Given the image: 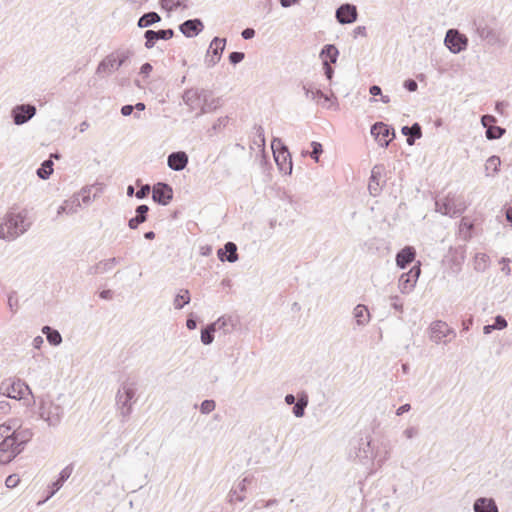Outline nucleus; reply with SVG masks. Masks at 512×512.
I'll list each match as a JSON object with an SVG mask.
<instances>
[{
  "label": "nucleus",
  "mask_w": 512,
  "mask_h": 512,
  "mask_svg": "<svg viewBox=\"0 0 512 512\" xmlns=\"http://www.w3.org/2000/svg\"><path fill=\"white\" fill-rule=\"evenodd\" d=\"M161 21V17L157 12L151 11L143 14L137 21V26L139 28H146L155 23Z\"/></svg>",
  "instance_id": "37"
},
{
  "label": "nucleus",
  "mask_w": 512,
  "mask_h": 512,
  "mask_svg": "<svg viewBox=\"0 0 512 512\" xmlns=\"http://www.w3.org/2000/svg\"><path fill=\"white\" fill-rule=\"evenodd\" d=\"M191 300L189 290L181 289L173 300V306L175 309L180 310Z\"/></svg>",
  "instance_id": "40"
},
{
  "label": "nucleus",
  "mask_w": 512,
  "mask_h": 512,
  "mask_svg": "<svg viewBox=\"0 0 512 512\" xmlns=\"http://www.w3.org/2000/svg\"><path fill=\"white\" fill-rule=\"evenodd\" d=\"M473 25L475 27L476 33L481 39L487 40L489 43L495 42V32L484 22V20H475Z\"/></svg>",
  "instance_id": "26"
},
{
  "label": "nucleus",
  "mask_w": 512,
  "mask_h": 512,
  "mask_svg": "<svg viewBox=\"0 0 512 512\" xmlns=\"http://www.w3.org/2000/svg\"><path fill=\"white\" fill-rule=\"evenodd\" d=\"M216 407V403L212 399H206L200 404V412L202 414L211 413Z\"/></svg>",
  "instance_id": "51"
},
{
  "label": "nucleus",
  "mask_w": 512,
  "mask_h": 512,
  "mask_svg": "<svg viewBox=\"0 0 512 512\" xmlns=\"http://www.w3.org/2000/svg\"><path fill=\"white\" fill-rule=\"evenodd\" d=\"M36 107L33 104H19L12 108L11 117L15 125H23L36 115Z\"/></svg>",
  "instance_id": "10"
},
{
  "label": "nucleus",
  "mask_w": 512,
  "mask_h": 512,
  "mask_svg": "<svg viewBox=\"0 0 512 512\" xmlns=\"http://www.w3.org/2000/svg\"><path fill=\"white\" fill-rule=\"evenodd\" d=\"M215 329L211 324L206 325L201 329V342L204 345H210L214 340Z\"/></svg>",
  "instance_id": "43"
},
{
  "label": "nucleus",
  "mask_w": 512,
  "mask_h": 512,
  "mask_svg": "<svg viewBox=\"0 0 512 512\" xmlns=\"http://www.w3.org/2000/svg\"><path fill=\"white\" fill-rule=\"evenodd\" d=\"M73 470H74V464L70 463L69 465H67L60 471L58 479L56 481H54L51 485L52 490H51L50 494L48 495L47 499L52 497L63 486L65 481H67L70 478V476L72 475Z\"/></svg>",
  "instance_id": "25"
},
{
  "label": "nucleus",
  "mask_w": 512,
  "mask_h": 512,
  "mask_svg": "<svg viewBox=\"0 0 512 512\" xmlns=\"http://www.w3.org/2000/svg\"><path fill=\"white\" fill-rule=\"evenodd\" d=\"M135 212L136 216L128 221V226L130 229H137L140 224L147 220L149 207L146 204H141L136 207Z\"/></svg>",
  "instance_id": "31"
},
{
  "label": "nucleus",
  "mask_w": 512,
  "mask_h": 512,
  "mask_svg": "<svg viewBox=\"0 0 512 512\" xmlns=\"http://www.w3.org/2000/svg\"><path fill=\"white\" fill-rule=\"evenodd\" d=\"M429 337L436 344L447 343L456 337V332L446 322L436 320L430 324Z\"/></svg>",
  "instance_id": "5"
},
{
  "label": "nucleus",
  "mask_w": 512,
  "mask_h": 512,
  "mask_svg": "<svg viewBox=\"0 0 512 512\" xmlns=\"http://www.w3.org/2000/svg\"><path fill=\"white\" fill-rule=\"evenodd\" d=\"M225 46L226 38H213L205 58V64L207 65V67H213L220 61Z\"/></svg>",
  "instance_id": "12"
},
{
  "label": "nucleus",
  "mask_w": 512,
  "mask_h": 512,
  "mask_svg": "<svg viewBox=\"0 0 512 512\" xmlns=\"http://www.w3.org/2000/svg\"><path fill=\"white\" fill-rule=\"evenodd\" d=\"M302 89L307 99H311L325 108L330 107V105H327L326 103L330 102L332 97L336 99L333 94L330 97L324 94L320 89L313 88L310 84H303Z\"/></svg>",
  "instance_id": "19"
},
{
  "label": "nucleus",
  "mask_w": 512,
  "mask_h": 512,
  "mask_svg": "<svg viewBox=\"0 0 512 512\" xmlns=\"http://www.w3.org/2000/svg\"><path fill=\"white\" fill-rule=\"evenodd\" d=\"M229 319L225 317L218 318L215 322L211 323L215 331H223L224 334L230 333L231 329L228 328Z\"/></svg>",
  "instance_id": "45"
},
{
  "label": "nucleus",
  "mask_w": 512,
  "mask_h": 512,
  "mask_svg": "<svg viewBox=\"0 0 512 512\" xmlns=\"http://www.w3.org/2000/svg\"><path fill=\"white\" fill-rule=\"evenodd\" d=\"M173 198V189L172 187L164 182H158L153 186L152 190V199L163 206H166L170 203Z\"/></svg>",
  "instance_id": "13"
},
{
  "label": "nucleus",
  "mask_w": 512,
  "mask_h": 512,
  "mask_svg": "<svg viewBox=\"0 0 512 512\" xmlns=\"http://www.w3.org/2000/svg\"><path fill=\"white\" fill-rule=\"evenodd\" d=\"M14 422L0 425V438L6 439V436H13Z\"/></svg>",
  "instance_id": "52"
},
{
  "label": "nucleus",
  "mask_w": 512,
  "mask_h": 512,
  "mask_svg": "<svg viewBox=\"0 0 512 512\" xmlns=\"http://www.w3.org/2000/svg\"><path fill=\"white\" fill-rule=\"evenodd\" d=\"M17 304H18V299H17V298H15L14 293L10 294V295L8 296V306H9L10 310H11L13 313H14V312H16V308H14V307H16V306H17Z\"/></svg>",
  "instance_id": "62"
},
{
  "label": "nucleus",
  "mask_w": 512,
  "mask_h": 512,
  "mask_svg": "<svg viewBox=\"0 0 512 512\" xmlns=\"http://www.w3.org/2000/svg\"><path fill=\"white\" fill-rule=\"evenodd\" d=\"M19 477L16 474L9 475L5 480L7 488H15L19 484Z\"/></svg>",
  "instance_id": "56"
},
{
  "label": "nucleus",
  "mask_w": 512,
  "mask_h": 512,
  "mask_svg": "<svg viewBox=\"0 0 512 512\" xmlns=\"http://www.w3.org/2000/svg\"><path fill=\"white\" fill-rule=\"evenodd\" d=\"M418 434H419V429L417 427H414V426L407 427L403 431V435L407 439H412V438L416 437Z\"/></svg>",
  "instance_id": "58"
},
{
  "label": "nucleus",
  "mask_w": 512,
  "mask_h": 512,
  "mask_svg": "<svg viewBox=\"0 0 512 512\" xmlns=\"http://www.w3.org/2000/svg\"><path fill=\"white\" fill-rule=\"evenodd\" d=\"M53 165L51 159L43 161L36 171L37 176L42 180H47L53 173Z\"/></svg>",
  "instance_id": "41"
},
{
  "label": "nucleus",
  "mask_w": 512,
  "mask_h": 512,
  "mask_svg": "<svg viewBox=\"0 0 512 512\" xmlns=\"http://www.w3.org/2000/svg\"><path fill=\"white\" fill-rule=\"evenodd\" d=\"M13 436L24 449L25 445L32 439L33 432L29 428H21L20 426H17V422L14 421Z\"/></svg>",
  "instance_id": "34"
},
{
  "label": "nucleus",
  "mask_w": 512,
  "mask_h": 512,
  "mask_svg": "<svg viewBox=\"0 0 512 512\" xmlns=\"http://www.w3.org/2000/svg\"><path fill=\"white\" fill-rule=\"evenodd\" d=\"M188 164V155L184 151L172 152L168 155L167 165L174 171H182Z\"/></svg>",
  "instance_id": "21"
},
{
  "label": "nucleus",
  "mask_w": 512,
  "mask_h": 512,
  "mask_svg": "<svg viewBox=\"0 0 512 512\" xmlns=\"http://www.w3.org/2000/svg\"><path fill=\"white\" fill-rule=\"evenodd\" d=\"M505 132V128L493 125L486 128L485 134L488 140H497L500 139L505 134Z\"/></svg>",
  "instance_id": "44"
},
{
  "label": "nucleus",
  "mask_w": 512,
  "mask_h": 512,
  "mask_svg": "<svg viewBox=\"0 0 512 512\" xmlns=\"http://www.w3.org/2000/svg\"><path fill=\"white\" fill-rule=\"evenodd\" d=\"M371 134L381 147H388L391 140L395 137V131L389 125L383 122H376L371 127Z\"/></svg>",
  "instance_id": "11"
},
{
  "label": "nucleus",
  "mask_w": 512,
  "mask_h": 512,
  "mask_svg": "<svg viewBox=\"0 0 512 512\" xmlns=\"http://www.w3.org/2000/svg\"><path fill=\"white\" fill-rule=\"evenodd\" d=\"M208 95V90L189 88L186 89L182 95L183 102L189 106L191 110L200 108L203 99Z\"/></svg>",
  "instance_id": "14"
},
{
  "label": "nucleus",
  "mask_w": 512,
  "mask_h": 512,
  "mask_svg": "<svg viewBox=\"0 0 512 512\" xmlns=\"http://www.w3.org/2000/svg\"><path fill=\"white\" fill-rule=\"evenodd\" d=\"M403 86L409 92H415L417 90V88H418L417 82L415 80H413V79L405 80L404 83H403Z\"/></svg>",
  "instance_id": "59"
},
{
  "label": "nucleus",
  "mask_w": 512,
  "mask_h": 512,
  "mask_svg": "<svg viewBox=\"0 0 512 512\" xmlns=\"http://www.w3.org/2000/svg\"><path fill=\"white\" fill-rule=\"evenodd\" d=\"M151 191V187L149 184L142 185L139 190L135 193V196L137 199H144L146 198Z\"/></svg>",
  "instance_id": "54"
},
{
  "label": "nucleus",
  "mask_w": 512,
  "mask_h": 512,
  "mask_svg": "<svg viewBox=\"0 0 512 512\" xmlns=\"http://www.w3.org/2000/svg\"><path fill=\"white\" fill-rule=\"evenodd\" d=\"M353 316L357 325L365 326L370 321V313L367 307L363 304H358L353 310Z\"/></svg>",
  "instance_id": "35"
},
{
  "label": "nucleus",
  "mask_w": 512,
  "mask_h": 512,
  "mask_svg": "<svg viewBox=\"0 0 512 512\" xmlns=\"http://www.w3.org/2000/svg\"><path fill=\"white\" fill-rule=\"evenodd\" d=\"M221 105V98H212V91L208 90V95L203 99L197 115H204L206 113L213 112Z\"/></svg>",
  "instance_id": "27"
},
{
  "label": "nucleus",
  "mask_w": 512,
  "mask_h": 512,
  "mask_svg": "<svg viewBox=\"0 0 512 512\" xmlns=\"http://www.w3.org/2000/svg\"><path fill=\"white\" fill-rule=\"evenodd\" d=\"M488 256L486 254H477L475 257V269L484 271L488 264Z\"/></svg>",
  "instance_id": "49"
},
{
  "label": "nucleus",
  "mask_w": 512,
  "mask_h": 512,
  "mask_svg": "<svg viewBox=\"0 0 512 512\" xmlns=\"http://www.w3.org/2000/svg\"><path fill=\"white\" fill-rule=\"evenodd\" d=\"M217 256L220 261L235 263L238 260L237 245L234 242H227L223 248L218 249Z\"/></svg>",
  "instance_id": "22"
},
{
  "label": "nucleus",
  "mask_w": 512,
  "mask_h": 512,
  "mask_svg": "<svg viewBox=\"0 0 512 512\" xmlns=\"http://www.w3.org/2000/svg\"><path fill=\"white\" fill-rule=\"evenodd\" d=\"M335 17L340 24L354 23L358 17L357 8L350 3L342 4L337 8Z\"/></svg>",
  "instance_id": "15"
},
{
  "label": "nucleus",
  "mask_w": 512,
  "mask_h": 512,
  "mask_svg": "<svg viewBox=\"0 0 512 512\" xmlns=\"http://www.w3.org/2000/svg\"><path fill=\"white\" fill-rule=\"evenodd\" d=\"M391 306L399 312L403 311V304L401 302H399L398 296L391 297Z\"/></svg>",
  "instance_id": "61"
},
{
  "label": "nucleus",
  "mask_w": 512,
  "mask_h": 512,
  "mask_svg": "<svg viewBox=\"0 0 512 512\" xmlns=\"http://www.w3.org/2000/svg\"><path fill=\"white\" fill-rule=\"evenodd\" d=\"M323 68L327 79L331 80L334 74V69L331 67L328 61L323 60Z\"/></svg>",
  "instance_id": "60"
},
{
  "label": "nucleus",
  "mask_w": 512,
  "mask_h": 512,
  "mask_svg": "<svg viewBox=\"0 0 512 512\" xmlns=\"http://www.w3.org/2000/svg\"><path fill=\"white\" fill-rule=\"evenodd\" d=\"M312 151L309 153L310 157L315 160V162H319V157L323 152L322 144L316 141L311 142Z\"/></svg>",
  "instance_id": "50"
},
{
  "label": "nucleus",
  "mask_w": 512,
  "mask_h": 512,
  "mask_svg": "<svg viewBox=\"0 0 512 512\" xmlns=\"http://www.w3.org/2000/svg\"><path fill=\"white\" fill-rule=\"evenodd\" d=\"M378 455L374 454V448L371 445V440L368 438L363 439L361 438L358 443L357 451H356V457L359 459L362 463H367L374 458H376Z\"/></svg>",
  "instance_id": "20"
},
{
  "label": "nucleus",
  "mask_w": 512,
  "mask_h": 512,
  "mask_svg": "<svg viewBox=\"0 0 512 512\" xmlns=\"http://www.w3.org/2000/svg\"><path fill=\"white\" fill-rule=\"evenodd\" d=\"M276 143L281 146V150L274 151V159L280 171L285 174L292 173V158L288 148L284 146L280 139L274 138L272 141V148L274 149Z\"/></svg>",
  "instance_id": "9"
},
{
  "label": "nucleus",
  "mask_w": 512,
  "mask_h": 512,
  "mask_svg": "<svg viewBox=\"0 0 512 512\" xmlns=\"http://www.w3.org/2000/svg\"><path fill=\"white\" fill-rule=\"evenodd\" d=\"M401 132L403 135L407 136L408 145H413L416 139L422 137V128L417 122L411 126H403Z\"/></svg>",
  "instance_id": "33"
},
{
  "label": "nucleus",
  "mask_w": 512,
  "mask_h": 512,
  "mask_svg": "<svg viewBox=\"0 0 512 512\" xmlns=\"http://www.w3.org/2000/svg\"><path fill=\"white\" fill-rule=\"evenodd\" d=\"M153 67L150 63H144L140 68V74L148 76L152 71Z\"/></svg>",
  "instance_id": "64"
},
{
  "label": "nucleus",
  "mask_w": 512,
  "mask_h": 512,
  "mask_svg": "<svg viewBox=\"0 0 512 512\" xmlns=\"http://www.w3.org/2000/svg\"><path fill=\"white\" fill-rule=\"evenodd\" d=\"M38 415L49 427H57L64 415V408L60 404L42 398L39 402Z\"/></svg>",
  "instance_id": "3"
},
{
  "label": "nucleus",
  "mask_w": 512,
  "mask_h": 512,
  "mask_svg": "<svg viewBox=\"0 0 512 512\" xmlns=\"http://www.w3.org/2000/svg\"><path fill=\"white\" fill-rule=\"evenodd\" d=\"M251 482H252V478L251 477H248V476L244 477L239 482L237 487L230 491V493H229L230 502H232L234 500L239 501V502L244 501L245 496L243 495V493L246 492L247 485L250 484Z\"/></svg>",
  "instance_id": "32"
},
{
  "label": "nucleus",
  "mask_w": 512,
  "mask_h": 512,
  "mask_svg": "<svg viewBox=\"0 0 512 512\" xmlns=\"http://www.w3.org/2000/svg\"><path fill=\"white\" fill-rule=\"evenodd\" d=\"M203 29L204 24L199 18L188 19L179 25L180 32L187 38L199 35Z\"/></svg>",
  "instance_id": "18"
},
{
  "label": "nucleus",
  "mask_w": 512,
  "mask_h": 512,
  "mask_svg": "<svg viewBox=\"0 0 512 512\" xmlns=\"http://www.w3.org/2000/svg\"><path fill=\"white\" fill-rule=\"evenodd\" d=\"M444 43L450 52L458 54L466 50L468 46V38L456 29H449L446 32Z\"/></svg>",
  "instance_id": "8"
},
{
  "label": "nucleus",
  "mask_w": 512,
  "mask_h": 512,
  "mask_svg": "<svg viewBox=\"0 0 512 512\" xmlns=\"http://www.w3.org/2000/svg\"><path fill=\"white\" fill-rule=\"evenodd\" d=\"M161 7L168 12H172L182 6V0H160Z\"/></svg>",
  "instance_id": "47"
},
{
  "label": "nucleus",
  "mask_w": 512,
  "mask_h": 512,
  "mask_svg": "<svg viewBox=\"0 0 512 512\" xmlns=\"http://www.w3.org/2000/svg\"><path fill=\"white\" fill-rule=\"evenodd\" d=\"M255 135L253 143L258 146H265V134L264 129L261 125L254 126Z\"/></svg>",
  "instance_id": "46"
},
{
  "label": "nucleus",
  "mask_w": 512,
  "mask_h": 512,
  "mask_svg": "<svg viewBox=\"0 0 512 512\" xmlns=\"http://www.w3.org/2000/svg\"><path fill=\"white\" fill-rule=\"evenodd\" d=\"M241 36L245 40H250L255 36V30L253 28H245L241 32Z\"/></svg>",
  "instance_id": "63"
},
{
  "label": "nucleus",
  "mask_w": 512,
  "mask_h": 512,
  "mask_svg": "<svg viewBox=\"0 0 512 512\" xmlns=\"http://www.w3.org/2000/svg\"><path fill=\"white\" fill-rule=\"evenodd\" d=\"M137 384L134 380L127 379L119 387L116 393V406L122 417V421L132 413V404L135 402Z\"/></svg>",
  "instance_id": "2"
},
{
  "label": "nucleus",
  "mask_w": 512,
  "mask_h": 512,
  "mask_svg": "<svg viewBox=\"0 0 512 512\" xmlns=\"http://www.w3.org/2000/svg\"><path fill=\"white\" fill-rule=\"evenodd\" d=\"M30 227V222L26 219V214L8 213L4 221L0 224V238L11 241L24 234Z\"/></svg>",
  "instance_id": "1"
},
{
  "label": "nucleus",
  "mask_w": 512,
  "mask_h": 512,
  "mask_svg": "<svg viewBox=\"0 0 512 512\" xmlns=\"http://www.w3.org/2000/svg\"><path fill=\"white\" fill-rule=\"evenodd\" d=\"M119 263V258L112 257L103 261H100L94 266H91L88 270L90 275L102 274L110 271L113 266Z\"/></svg>",
  "instance_id": "29"
},
{
  "label": "nucleus",
  "mask_w": 512,
  "mask_h": 512,
  "mask_svg": "<svg viewBox=\"0 0 512 512\" xmlns=\"http://www.w3.org/2000/svg\"><path fill=\"white\" fill-rule=\"evenodd\" d=\"M174 36L173 29L146 30L144 33L145 48L152 49L158 40H169Z\"/></svg>",
  "instance_id": "16"
},
{
  "label": "nucleus",
  "mask_w": 512,
  "mask_h": 512,
  "mask_svg": "<svg viewBox=\"0 0 512 512\" xmlns=\"http://www.w3.org/2000/svg\"><path fill=\"white\" fill-rule=\"evenodd\" d=\"M133 55V52L129 49L117 50L114 53L106 56L99 64L96 69V74L112 73L114 70L119 69L125 62Z\"/></svg>",
  "instance_id": "4"
},
{
  "label": "nucleus",
  "mask_w": 512,
  "mask_h": 512,
  "mask_svg": "<svg viewBox=\"0 0 512 512\" xmlns=\"http://www.w3.org/2000/svg\"><path fill=\"white\" fill-rule=\"evenodd\" d=\"M64 203L66 205H68L67 210H68V214H70V215L76 213L81 206L79 195H76V196L72 197L71 199L66 200Z\"/></svg>",
  "instance_id": "48"
},
{
  "label": "nucleus",
  "mask_w": 512,
  "mask_h": 512,
  "mask_svg": "<svg viewBox=\"0 0 512 512\" xmlns=\"http://www.w3.org/2000/svg\"><path fill=\"white\" fill-rule=\"evenodd\" d=\"M501 165V160L498 156L493 155L489 157L485 164L486 176H494Z\"/></svg>",
  "instance_id": "42"
},
{
  "label": "nucleus",
  "mask_w": 512,
  "mask_h": 512,
  "mask_svg": "<svg viewBox=\"0 0 512 512\" xmlns=\"http://www.w3.org/2000/svg\"><path fill=\"white\" fill-rule=\"evenodd\" d=\"M339 55V51L333 44H326L320 53V57L323 60L330 61V63H336Z\"/></svg>",
  "instance_id": "39"
},
{
  "label": "nucleus",
  "mask_w": 512,
  "mask_h": 512,
  "mask_svg": "<svg viewBox=\"0 0 512 512\" xmlns=\"http://www.w3.org/2000/svg\"><path fill=\"white\" fill-rule=\"evenodd\" d=\"M0 391L3 395L16 400L25 399V395H32L29 386L20 379L12 382H3L0 386Z\"/></svg>",
  "instance_id": "6"
},
{
  "label": "nucleus",
  "mask_w": 512,
  "mask_h": 512,
  "mask_svg": "<svg viewBox=\"0 0 512 512\" xmlns=\"http://www.w3.org/2000/svg\"><path fill=\"white\" fill-rule=\"evenodd\" d=\"M496 121H497V119H496V117H495V116H493V115H489V114H487V115H483V116L481 117V124H482L485 128H487V127H489V126H493V125L496 123Z\"/></svg>",
  "instance_id": "57"
},
{
  "label": "nucleus",
  "mask_w": 512,
  "mask_h": 512,
  "mask_svg": "<svg viewBox=\"0 0 512 512\" xmlns=\"http://www.w3.org/2000/svg\"><path fill=\"white\" fill-rule=\"evenodd\" d=\"M245 58V54L243 52L234 51L229 54V62L232 65H236L243 61Z\"/></svg>",
  "instance_id": "53"
},
{
  "label": "nucleus",
  "mask_w": 512,
  "mask_h": 512,
  "mask_svg": "<svg viewBox=\"0 0 512 512\" xmlns=\"http://www.w3.org/2000/svg\"><path fill=\"white\" fill-rule=\"evenodd\" d=\"M436 211L443 215L455 217L460 215L461 210L457 209L452 200L446 198L444 201H436Z\"/></svg>",
  "instance_id": "30"
},
{
  "label": "nucleus",
  "mask_w": 512,
  "mask_h": 512,
  "mask_svg": "<svg viewBox=\"0 0 512 512\" xmlns=\"http://www.w3.org/2000/svg\"><path fill=\"white\" fill-rule=\"evenodd\" d=\"M42 333L50 345L58 346L62 343V336L58 330L46 325L42 328Z\"/></svg>",
  "instance_id": "38"
},
{
  "label": "nucleus",
  "mask_w": 512,
  "mask_h": 512,
  "mask_svg": "<svg viewBox=\"0 0 512 512\" xmlns=\"http://www.w3.org/2000/svg\"><path fill=\"white\" fill-rule=\"evenodd\" d=\"M308 395L306 392H301L298 394L297 402L294 404L292 412L295 417L300 418L305 414V408L308 405Z\"/></svg>",
  "instance_id": "36"
},
{
  "label": "nucleus",
  "mask_w": 512,
  "mask_h": 512,
  "mask_svg": "<svg viewBox=\"0 0 512 512\" xmlns=\"http://www.w3.org/2000/svg\"><path fill=\"white\" fill-rule=\"evenodd\" d=\"M383 166L376 165L371 171V176L368 184V190L372 196H377L382 190L381 173Z\"/></svg>",
  "instance_id": "24"
},
{
  "label": "nucleus",
  "mask_w": 512,
  "mask_h": 512,
  "mask_svg": "<svg viewBox=\"0 0 512 512\" xmlns=\"http://www.w3.org/2000/svg\"><path fill=\"white\" fill-rule=\"evenodd\" d=\"M421 274L420 265L413 266L407 273H403L399 278V287L403 293L411 291Z\"/></svg>",
  "instance_id": "17"
},
{
  "label": "nucleus",
  "mask_w": 512,
  "mask_h": 512,
  "mask_svg": "<svg viewBox=\"0 0 512 512\" xmlns=\"http://www.w3.org/2000/svg\"><path fill=\"white\" fill-rule=\"evenodd\" d=\"M474 512H499L496 502L492 498L480 497L473 505Z\"/></svg>",
  "instance_id": "28"
},
{
  "label": "nucleus",
  "mask_w": 512,
  "mask_h": 512,
  "mask_svg": "<svg viewBox=\"0 0 512 512\" xmlns=\"http://www.w3.org/2000/svg\"><path fill=\"white\" fill-rule=\"evenodd\" d=\"M22 451V446L14 436H6V439L0 442V462L8 464Z\"/></svg>",
  "instance_id": "7"
},
{
  "label": "nucleus",
  "mask_w": 512,
  "mask_h": 512,
  "mask_svg": "<svg viewBox=\"0 0 512 512\" xmlns=\"http://www.w3.org/2000/svg\"><path fill=\"white\" fill-rule=\"evenodd\" d=\"M494 328L495 330H502L504 328L507 327L508 323H507V320L501 316V315H497L495 318H494Z\"/></svg>",
  "instance_id": "55"
},
{
  "label": "nucleus",
  "mask_w": 512,
  "mask_h": 512,
  "mask_svg": "<svg viewBox=\"0 0 512 512\" xmlns=\"http://www.w3.org/2000/svg\"><path fill=\"white\" fill-rule=\"evenodd\" d=\"M416 250L412 246H406L396 254V264L399 268L404 269L414 261Z\"/></svg>",
  "instance_id": "23"
}]
</instances>
